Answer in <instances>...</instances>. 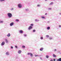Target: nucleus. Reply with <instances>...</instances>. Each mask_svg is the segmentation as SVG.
<instances>
[{"label":"nucleus","mask_w":61,"mask_h":61,"mask_svg":"<svg viewBox=\"0 0 61 61\" xmlns=\"http://www.w3.org/2000/svg\"><path fill=\"white\" fill-rule=\"evenodd\" d=\"M41 18H43V19H44L45 18V17H44L42 16L41 17Z\"/></svg>","instance_id":"20"},{"label":"nucleus","mask_w":61,"mask_h":61,"mask_svg":"<svg viewBox=\"0 0 61 61\" xmlns=\"http://www.w3.org/2000/svg\"><path fill=\"white\" fill-rule=\"evenodd\" d=\"M49 39H50V40H51V39H52V38L51 37H50V38H49Z\"/></svg>","instance_id":"24"},{"label":"nucleus","mask_w":61,"mask_h":61,"mask_svg":"<svg viewBox=\"0 0 61 61\" xmlns=\"http://www.w3.org/2000/svg\"><path fill=\"white\" fill-rule=\"evenodd\" d=\"M14 25V23L12 22L10 24V26H12Z\"/></svg>","instance_id":"8"},{"label":"nucleus","mask_w":61,"mask_h":61,"mask_svg":"<svg viewBox=\"0 0 61 61\" xmlns=\"http://www.w3.org/2000/svg\"><path fill=\"white\" fill-rule=\"evenodd\" d=\"M13 48V46H11V48L12 49V48Z\"/></svg>","instance_id":"32"},{"label":"nucleus","mask_w":61,"mask_h":61,"mask_svg":"<svg viewBox=\"0 0 61 61\" xmlns=\"http://www.w3.org/2000/svg\"><path fill=\"white\" fill-rule=\"evenodd\" d=\"M56 60L57 61H61V58H59V59H57Z\"/></svg>","instance_id":"5"},{"label":"nucleus","mask_w":61,"mask_h":61,"mask_svg":"<svg viewBox=\"0 0 61 61\" xmlns=\"http://www.w3.org/2000/svg\"><path fill=\"white\" fill-rule=\"evenodd\" d=\"M21 52H22V51L20 50H19L18 51V53L19 54H21Z\"/></svg>","instance_id":"7"},{"label":"nucleus","mask_w":61,"mask_h":61,"mask_svg":"<svg viewBox=\"0 0 61 61\" xmlns=\"http://www.w3.org/2000/svg\"><path fill=\"white\" fill-rule=\"evenodd\" d=\"M53 2H51L50 4V5H53Z\"/></svg>","instance_id":"15"},{"label":"nucleus","mask_w":61,"mask_h":61,"mask_svg":"<svg viewBox=\"0 0 61 61\" xmlns=\"http://www.w3.org/2000/svg\"><path fill=\"white\" fill-rule=\"evenodd\" d=\"M19 21V20L18 19H16L15 20V21L16 22H18Z\"/></svg>","instance_id":"14"},{"label":"nucleus","mask_w":61,"mask_h":61,"mask_svg":"<svg viewBox=\"0 0 61 61\" xmlns=\"http://www.w3.org/2000/svg\"><path fill=\"white\" fill-rule=\"evenodd\" d=\"M50 61H53V60L51 59L50 60Z\"/></svg>","instance_id":"38"},{"label":"nucleus","mask_w":61,"mask_h":61,"mask_svg":"<svg viewBox=\"0 0 61 61\" xmlns=\"http://www.w3.org/2000/svg\"><path fill=\"white\" fill-rule=\"evenodd\" d=\"M59 27H61V25H59Z\"/></svg>","instance_id":"30"},{"label":"nucleus","mask_w":61,"mask_h":61,"mask_svg":"<svg viewBox=\"0 0 61 61\" xmlns=\"http://www.w3.org/2000/svg\"><path fill=\"white\" fill-rule=\"evenodd\" d=\"M8 17L9 18L11 17L12 16V14L10 13H9L7 14Z\"/></svg>","instance_id":"1"},{"label":"nucleus","mask_w":61,"mask_h":61,"mask_svg":"<svg viewBox=\"0 0 61 61\" xmlns=\"http://www.w3.org/2000/svg\"><path fill=\"white\" fill-rule=\"evenodd\" d=\"M22 48H25V46H22Z\"/></svg>","instance_id":"19"},{"label":"nucleus","mask_w":61,"mask_h":61,"mask_svg":"<svg viewBox=\"0 0 61 61\" xmlns=\"http://www.w3.org/2000/svg\"><path fill=\"white\" fill-rule=\"evenodd\" d=\"M50 27H48L47 28V29L48 30H49V29H50Z\"/></svg>","instance_id":"12"},{"label":"nucleus","mask_w":61,"mask_h":61,"mask_svg":"<svg viewBox=\"0 0 61 61\" xmlns=\"http://www.w3.org/2000/svg\"><path fill=\"white\" fill-rule=\"evenodd\" d=\"M32 28H33V27H32V26H30L28 28V29L29 30H30V29H32Z\"/></svg>","instance_id":"3"},{"label":"nucleus","mask_w":61,"mask_h":61,"mask_svg":"<svg viewBox=\"0 0 61 61\" xmlns=\"http://www.w3.org/2000/svg\"><path fill=\"white\" fill-rule=\"evenodd\" d=\"M53 61H56V59H53Z\"/></svg>","instance_id":"27"},{"label":"nucleus","mask_w":61,"mask_h":61,"mask_svg":"<svg viewBox=\"0 0 61 61\" xmlns=\"http://www.w3.org/2000/svg\"><path fill=\"white\" fill-rule=\"evenodd\" d=\"M5 42L4 41H3L1 43V46H4V45H5Z\"/></svg>","instance_id":"4"},{"label":"nucleus","mask_w":61,"mask_h":61,"mask_svg":"<svg viewBox=\"0 0 61 61\" xmlns=\"http://www.w3.org/2000/svg\"><path fill=\"white\" fill-rule=\"evenodd\" d=\"M46 57L47 58H48V57H49V56H47V55L46 56Z\"/></svg>","instance_id":"16"},{"label":"nucleus","mask_w":61,"mask_h":61,"mask_svg":"<svg viewBox=\"0 0 61 61\" xmlns=\"http://www.w3.org/2000/svg\"><path fill=\"white\" fill-rule=\"evenodd\" d=\"M0 23H3V21H1Z\"/></svg>","instance_id":"40"},{"label":"nucleus","mask_w":61,"mask_h":61,"mask_svg":"<svg viewBox=\"0 0 61 61\" xmlns=\"http://www.w3.org/2000/svg\"><path fill=\"white\" fill-rule=\"evenodd\" d=\"M43 49V48H41V49H40V51H42Z\"/></svg>","instance_id":"13"},{"label":"nucleus","mask_w":61,"mask_h":61,"mask_svg":"<svg viewBox=\"0 0 61 61\" xmlns=\"http://www.w3.org/2000/svg\"><path fill=\"white\" fill-rule=\"evenodd\" d=\"M45 15H47V13H46L45 14Z\"/></svg>","instance_id":"39"},{"label":"nucleus","mask_w":61,"mask_h":61,"mask_svg":"<svg viewBox=\"0 0 61 61\" xmlns=\"http://www.w3.org/2000/svg\"><path fill=\"white\" fill-rule=\"evenodd\" d=\"M31 54V53H28V55H30V54Z\"/></svg>","instance_id":"26"},{"label":"nucleus","mask_w":61,"mask_h":61,"mask_svg":"<svg viewBox=\"0 0 61 61\" xmlns=\"http://www.w3.org/2000/svg\"><path fill=\"white\" fill-rule=\"evenodd\" d=\"M6 54L8 56H9V52H7L6 53Z\"/></svg>","instance_id":"6"},{"label":"nucleus","mask_w":61,"mask_h":61,"mask_svg":"<svg viewBox=\"0 0 61 61\" xmlns=\"http://www.w3.org/2000/svg\"><path fill=\"white\" fill-rule=\"evenodd\" d=\"M15 47L16 48H17V47L16 46H15Z\"/></svg>","instance_id":"35"},{"label":"nucleus","mask_w":61,"mask_h":61,"mask_svg":"<svg viewBox=\"0 0 61 61\" xmlns=\"http://www.w3.org/2000/svg\"><path fill=\"white\" fill-rule=\"evenodd\" d=\"M20 33H21V34H22L23 33V31L22 30H20Z\"/></svg>","instance_id":"11"},{"label":"nucleus","mask_w":61,"mask_h":61,"mask_svg":"<svg viewBox=\"0 0 61 61\" xmlns=\"http://www.w3.org/2000/svg\"><path fill=\"white\" fill-rule=\"evenodd\" d=\"M46 1H47V0H45Z\"/></svg>","instance_id":"42"},{"label":"nucleus","mask_w":61,"mask_h":61,"mask_svg":"<svg viewBox=\"0 0 61 61\" xmlns=\"http://www.w3.org/2000/svg\"><path fill=\"white\" fill-rule=\"evenodd\" d=\"M54 51H56V49H54Z\"/></svg>","instance_id":"31"},{"label":"nucleus","mask_w":61,"mask_h":61,"mask_svg":"<svg viewBox=\"0 0 61 61\" xmlns=\"http://www.w3.org/2000/svg\"><path fill=\"white\" fill-rule=\"evenodd\" d=\"M10 33L8 34L7 35V36L8 37H9V36H10Z\"/></svg>","instance_id":"9"},{"label":"nucleus","mask_w":61,"mask_h":61,"mask_svg":"<svg viewBox=\"0 0 61 61\" xmlns=\"http://www.w3.org/2000/svg\"><path fill=\"white\" fill-rule=\"evenodd\" d=\"M24 36H26V35L25 34L24 35Z\"/></svg>","instance_id":"33"},{"label":"nucleus","mask_w":61,"mask_h":61,"mask_svg":"<svg viewBox=\"0 0 61 61\" xmlns=\"http://www.w3.org/2000/svg\"><path fill=\"white\" fill-rule=\"evenodd\" d=\"M41 39H43V38L42 37H41Z\"/></svg>","instance_id":"25"},{"label":"nucleus","mask_w":61,"mask_h":61,"mask_svg":"<svg viewBox=\"0 0 61 61\" xmlns=\"http://www.w3.org/2000/svg\"><path fill=\"white\" fill-rule=\"evenodd\" d=\"M5 41L6 43H7L8 42V41H7V39H6L5 40Z\"/></svg>","instance_id":"18"},{"label":"nucleus","mask_w":61,"mask_h":61,"mask_svg":"<svg viewBox=\"0 0 61 61\" xmlns=\"http://www.w3.org/2000/svg\"><path fill=\"white\" fill-rule=\"evenodd\" d=\"M35 21H37V20H36V19L35 20Z\"/></svg>","instance_id":"37"},{"label":"nucleus","mask_w":61,"mask_h":61,"mask_svg":"<svg viewBox=\"0 0 61 61\" xmlns=\"http://www.w3.org/2000/svg\"><path fill=\"white\" fill-rule=\"evenodd\" d=\"M30 55L31 56H33V54L31 53H30Z\"/></svg>","instance_id":"17"},{"label":"nucleus","mask_w":61,"mask_h":61,"mask_svg":"<svg viewBox=\"0 0 61 61\" xmlns=\"http://www.w3.org/2000/svg\"><path fill=\"white\" fill-rule=\"evenodd\" d=\"M5 1V0H0V1Z\"/></svg>","instance_id":"36"},{"label":"nucleus","mask_w":61,"mask_h":61,"mask_svg":"<svg viewBox=\"0 0 61 61\" xmlns=\"http://www.w3.org/2000/svg\"><path fill=\"white\" fill-rule=\"evenodd\" d=\"M30 25H31V26H33V24H30Z\"/></svg>","instance_id":"28"},{"label":"nucleus","mask_w":61,"mask_h":61,"mask_svg":"<svg viewBox=\"0 0 61 61\" xmlns=\"http://www.w3.org/2000/svg\"><path fill=\"white\" fill-rule=\"evenodd\" d=\"M37 6H40V5H38Z\"/></svg>","instance_id":"34"},{"label":"nucleus","mask_w":61,"mask_h":61,"mask_svg":"<svg viewBox=\"0 0 61 61\" xmlns=\"http://www.w3.org/2000/svg\"><path fill=\"white\" fill-rule=\"evenodd\" d=\"M26 11H27V9H26Z\"/></svg>","instance_id":"41"},{"label":"nucleus","mask_w":61,"mask_h":61,"mask_svg":"<svg viewBox=\"0 0 61 61\" xmlns=\"http://www.w3.org/2000/svg\"><path fill=\"white\" fill-rule=\"evenodd\" d=\"M49 37V36L48 35H47L46 36V37Z\"/></svg>","instance_id":"21"},{"label":"nucleus","mask_w":61,"mask_h":61,"mask_svg":"<svg viewBox=\"0 0 61 61\" xmlns=\"http://www.w3.org/2000/svg\"><path fill=\"white\" fill-rule=\"evenodd\" d=\"M33 32H36V30H33Z\"/></svg>","instance_id":"22"},{"label":"nucleus","mask_w":61,"mask_h":61,"mask_svg":"<svg viewBox=\"0 0 61 61\" xmlns=\"http://www.w3.org/2000/svg\"><path fill=\"white\" fill-rule=\"evenodd\" d=\"M53 57H56V56L55 55V54H53Z\"/></svg>","instance_id":"10"},{"label":"nucleus","mask_w":61,"mask_h":61,"mask_svg":"<svg viewBox=\"0 0 61 61\" xmlns=\"http://www.w3.org/2000/svg\"><path fill=\"white\" fill-rule=\"evenodd\" d=\"M18 6L19 8H21L22 7V5L20 4H19L18 5Z\"/></svg>","instance_id":"2"},{"label":"nucleus","mask_w":61,"mask_h":61,"mask_svg":"<svg viewBox=\"0 0 61 61\" xmlns=\"http://www.w3.org/2000/svg\"><path fill=\"white\" fill-rule=\"evenodd\" d=\"M51 8H49V10H51Z\"/></svg>","instance_id":"29"},{"label":"nucleus","mask_w":61,"mask_h":61,"mask_svg":"<svg viewBox=\"0 0 61 61\" xmlns=\"http://www.w3.org/2000/svg\"><path fill=\"white\" fill-rule=\"evenodd\" d=\"M35 56L36 57V56H38L37 55H35Z\"/></svg>","instance_id":"23"}]
</instances>
